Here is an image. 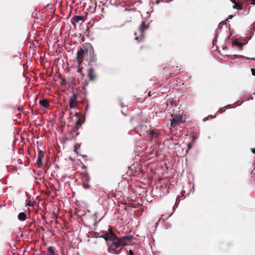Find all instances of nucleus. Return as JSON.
Masks as SVG:
<instances>
[{
  "mask_svg": "<svg viewBox=\"0 0 255 255\" xmlns=\"http://www.w3.org/2000/svg\"><path fill=\"white\" fill-rule=\"evenodd\" d=\"M91 44L86 43L83 44L80 50L78 51L77 53V59L79 65L82 64L84 60L87 61L89 52H90Z\"/></svg>",
  "mask_w": 255,
  "mask_h": 255,
  "instance_id": "1",
  "label": "nucleus"
},
{
  "mask_svg": "<svg viewBox=\"0 0 255 255\" xmlns=\"http://www.w3.org/2000/svg\"><path fill=\"white\" fill-rule=\"evenodd\" d=\"M123 246L121 244L119 238L117 239L116 240H114L110 244L108 248V252L115 254H119Z\"/></svg>",
  "mask_w": 255,
  "mask_h": 255,
  "instance_id": "2",
  "label": "nucleus"
},
{
  "mask_svg": "<svg viewBox=\"0 0 255 255\" xmlns=\"http://www.w3.org/2000/svg\"><path fill=\"white\" fill-rule=\"evenodd\" d=\"M87 61L89 65L95 63L97 61V55L95 54L94 48L91 44L90 46V52L88 53Z\"/></svg>",
  "mask_w": 255,
  "mask_h": 255,
  "instance_id": "3",
  "label": "nucleus"
},
{
  "mask_svg": "<svg viewBox=\"0 0 255 255\" xmlns=\"http://www.w3.org/2000/svg\"><path fill=\"white\" fill-rule=\"evenodd\" d=\"M135 238L133 236L130 235L125 236L119 238V240L121 242V244L124 246L128 245Z\"/></svg>",
  "mask_w": 255,
  "mask_h": 255,
  "instance_id": "4",
  "label": "nucleus"
},
{
  "mask_svg": "<svg viewBox=\"0 0 255 255\" xmlns=\"http://www.w3.org/2000/svg\"><path fill=\"white\" fill-rule=\"evenodd\" d=\"M147 28V26L145 25L144 21H142V23L139 26V32L140 34V37H136L135 38V39L137 40L138 41H141L144 38V35H143V32Z\"/></svg>",
  "mask_w": 255,
  "mask_h": 255,
  "instance_id": "5",
  "label": "nucleus"
},
{
  "mask_svg": "<svg viewBox=\"0 0 255 255\" xmlns=\"http://www.w3.org/2000/svg\"><path fill=\"white\" fill-rule=\"evenodd\" d=\"M104 238L106 241L113 242L114 240H116L119 238L117 237L112 231H110L109 233L104 235Z\"/></svg>",
  "mask_w": 255,
  "mask_h": 255,
  "instance_id": "6",
  "label": "nucleus"
},
{
  "mask_svg": "<svg viewBox=\"0 0 255 255\" xmlns=\"http://www.w3.org/2000/svg\"><path fill=\"white\" fill-rule=\"evenodd\" d=\"M77 99V95L74 94L73 96L70 98L69 101V107L70 108L73 109L76 107V101Z\"/></svg>",
  "mask_w": 255,
  "mask_h": 255,
  "instance_id": "7",
  "label": "nucleus"
},
{
  "mask_svg": "<svg viewBox=\"0 0 255 255\" xmlns=\"http://www.w3.org/2000/svg\"><path fill=\"white\" fill-rule=\"evenodd\" d=\"M88 77L90 81H94L96 79V75L93 68H91L89 69Z\"/></svg>",
  "mask_w": 255,
  "mask_h": 255,
  "instance_id": "8",
  "label": "nucleus"
},
{
  "mask_svg": "<svg viewBox=\"0 0 255 255\" xmlns=\"http://www.w3.org/2000/svg\"><path fill=\"white\" fill-rule=\"evenodd\" d=\"M80 21H83V17L80 15H76L72 18V23L74 25H76V23H79Z\"/></svg>",
  "mask_w": 255,
  "mask_h": 255,
  "instance_id": "9",
  "label": "nucleus"
},
{
  "mask_svg": "<svg viewBox=\"0 0 255 255\" xmlns=\"http://www.w3.org/2000/svg\"><path fill=\"white\" fill-rule=\"evenodd\" d=\"M39 103L42 107L47 109L50 106L49 101L46 99H43L40 100L39 101Z\"/></svg>",
  "mask_w": 255,
  "mask_h": 255,
  "instance_id": "10",
  "label": "nucleus"
},
{
  "mask_svg": "<svg viewBox=\"0 0 255 255\" xmlns=\"http://www.w3.org/2000/svg\"><path fill=\"white\" fill-rule=\"evenodd\" d=\"M76 115L77 117V120L76 122L75 126L74 127V130H77L79 127L82 125L83 123L81 121L80 117L76 113Z\"/></svg>",
  "mask_w": 255,
  "mask_h": 255,
  "instance_id": "11",
  "label": "nucleus"
},
{
  "mask_svg": "<svg viewBox=\"0 0 255 255\" xmlns=\"http://www.w3.org/2000/svg\"><path fill=\"white\" fill-rule=\"evenodd\" d=\"M231 1L234 3L233 8L239 10L243 9L242 3L239 1H237L236 0H231Z\"/></svg>",
  "mask_w": 255,
  "mask_h": 255,
  "instance_id": "12",
  "label": "nucleus"
},
{
  "mask_svg": "<svg viewBox=\"0 0 255 255\" xmlns=\"http://www.w3.org/2000/svg\"><path fill=\"white\" fill-rule=\"evenodd\" d=\"M180 118H177V117H173L172 120H171V126L172 127L174 128L179 123V121H180Z\"/></svg>",
  "mask_w": 255,
  "mask_h": 255,
  "instance_id": "13",
  "label": "nucleus"
},
{
  "mask_svg": "<svg viewBox=\"0 0 255 255\" xmlns=\"http://www.w3.org/2000/svg\"><path fill=\"white\" fill-rule=\"evenodd\" d=\"M55 248L54 247L50 246L47 249L46 255H55Z\"/></svg>",
  "mask_w": 255,
  "mask_h": 255,
  "instance_id": "14",
  "label": "nucleus"
},
{
  "mask_svg": "<svg viewBox=\"0 0 255 255\" xmlns=\"http://www.w3.org/2000/svg\"><path fill=\"white\" fill-rule=\"evenodd\" d=\"M149 136V139L151 141L153 140V137L154 136L155 137H157L158 136V134L155 132L153 130H149L148 133Z\"/></svg>",
  "mask_w": 255,
  "mask_h": 255,
  "instance_id": "15",
  "label": "nucleus"
},
{
  "mask_svg": "<svg viewBox=\"0 0 255 255\" xmlns=\"http://www.w3.org/2000/svg\"><path fill=\"white\" fill-rule=\"evenodd\" d=\"M26 214L24 212H21L18 215V219L22 221H25L26 219Z\"/></svg>",
  "mask_w": 255,
  "mask_h": 255,
  "instance_id": "16",
  "label": "nucleus"
},
{
  "mask_svg": "<svg viewBox=\"0 0 255 255\" xmlns=\"http://www.w3.org/2000/svg\"><path fill=\"white\" fill-rule=\"evenodd\" d=\"M97 2H94V5L93 6L92 5L90 6L88 8L89 12L91 13H94L96 11V9L97 7Z\"/></svg>",
  "mask_w": 255,
  "mask_h": 255,
  "instance_id": "17",
  "label": "nucleus"
},
{
  "mask_svg": "<svg viewBox=\"0 0 255 255\" xmlns=\"http://www.w3.org/2000/svg\"><path fill=\"white\" fill-rule=\"evenodd\" d=\"M233 45L239 47V48H241L243 45V44L237 40H235L233 41Z\"/></svg>",
  "mask_w": 255,
  "mask_h": 255,
  "instance_id": "18",
  "label": "nucleus"
},
{
  "mask_svg": "<svg viewBox=\"0 0 255 255\" xmlns=\"http://www.w3.org/2000/svg\"><path fill=\"white\" fill-rule=\"evenodd\" d=\"M34 164L37 165L38 168L45 169V167L43 165L42 160H36V163Z\"/></svg>",
  "mask_w": 255,
  "mask_h": 255,
  "instance_id": "19",
  "label": "nucleus"
},
{
  "mask_svg": "<svg viewBox=\"0 0 255 255\" xmlns=\"http://www.w3.org/2000/svg\"><path fill=\"white\" fill-rule=\"evenodd\" d=\"M45 153L42 151H39L38 152L37 159H42L44 157Z\"/></svg>",
  "mask_w": 255,
  "mask_h": 255,
  "instance_id": "20",
  "label": "nucleus"
},
{
  "mask_svg": "<svg viewBox=\"0 0 255 255\" xmlns=\"http://www.w3.org/2000/svg\"><path fill=\"white\" fill-rule=\"evenodd\" d=\"M79 166H81V167L83 168V169H87V166H86L85 165H84L83 164V163H82L81 162H80V164H79Z\"/></svg>",
  "mask_w": 255,
  "mask_h": 255,
  "instance_id": "21",
  "label": "nucleus"
},
{
  "mask_svg": "<svg viewBox=\"0 0 255 255\" xmlns=\"http://www.w3.org/2000/svg\"><path fill=\"white\" fill-rule=\"evenodd\" d=\"M223 24H226V21H223L219 24V27H220V28H221V27H222Z\"/></svg>",
  "mask_w": 255,
  "mask_h": 255,
  "instance_id": "22",
  "label": "nucleus"
},
{
  "mask_svg": "<svg viewBox=\"0 0 255 255\" xmlns=\"http://www.w3.org/2000/svg\"><path fill=\"white\" fill-rule=\"evenodd\" d=\"M251 4H255V0H247Z\"/></svg>",
  "mask_w": 255,
  "mask_h": 255,
  "instance_id": "23",
  "label": "nucleus"
},
{
  "mask_svg": "<svg viewBox=\"0 0 255 255\" xmlns=\"http://www.w3.org/2000/svg\"><path fill=\"white\" fill-rule=\"evenodd\" d=\"M251 72L253 75L255 76V69L252 68Z\"/></svg>",
  "mask_w": 255,
  "mask_h": 255,
  "instance_id": "24",
  "label": "nucleus"
},
{
  "mask_svg": "<svg viewBox=\"0 0 255 255\" xmlns=\"http://www.w3.org/2000/svg\"><path fill=\"white\" fill-rule=\"evenodd\" d=\"M128 254L130 255H134V253H133V251L132 250H129V252H128Z\"/></svg>",
  "mask_w": 255,
  "mask_h": 255,
  "instance_id": "25",
  "label": "nucleus"
},
{
  "mask_svg": "<svg viewBox=\"0 0 255 255\" xmlns=\"http://www.w3.org/2000/svg\"><path fill=\"white\" fill-rule=\"evenodd\" d=\"M232 17H233V15H229L228 19L225 21L227 22V21L229 20V19H232Z\"/></svg>",
  "mask_w": 255,
  "mask_h": 255,
  "instance_id": "26",
  "label": "nucleus"
},
{
  "mask_svg": "<svg viewBox=\"0 0 255 255\" xmlns=\"http://www.w3.org/2000/svg\"><path fill=\"white\" fill-rule=\"evenodd\" d=\"M27 205L29 206H32V204L31 203V201H29L28 203H27Z\"/></svg>",
  "mask_w": 255,
  "mask_h": 255,
  "instance_id": "27",
  "label": "nucleus"
},
{
  "mask_svg": "<svg viewBox=\"0 0 255 255\" xmlns=\"http://www.w3.org/2000/svg\"><path fill=\"white\" fill-rule=\"evenodd\" d=\"M160 0H156L155 3V4H158L160 3Z\"/></svg>",
  "mask_w": 255,
  "mask_h": 255,
  "instance_id": "28",
  "label": "nucleus"
},
{
  "mask_svg": "<svg viewBox=\"0 0 255 255\" xmlns=\"http://www.w3.org/2000/svg\"><path fill=\"white\" fill-rule=\"evenodd\" d=\"M84 187H85L86 189H87V188H89V185H84Z\"/></svg>",
  "mask_w": 255,
  "mask_h": 255,
  "instance_id": "29",
  "label": "nucleus"
},
{
  "mask_svg": "<svg viewBox=\"0 0 255 255\" xmlns=\"http://www.w3.org/2000/svg\"><path fill=\"white\" fill-rule=\"evenodd\" d=\"M252 152H253L254 154H255V148H252Z\"/></svg>",
  "mask_w": 255,
  "mask_h": 255,
  "instance_id": "30",
  "label": "nucleus"
},
{
  "mask_svg": "<svg viewBox=\"0 0 255 255\" xmlns=\"http://www.w3.org/2000/svg\"><path fill=\"white\" fill-rule=\"evenodd\" d=\"M88 105H87L86 107V111H87L88 110Z\"/></svg>",
  "mask_w": 255,
  "mask_h": 255,
  "instance_id": "31",
  "label": "nucleus"
},
{
  "mask_svg": "<svg viewBox=\"0 0 255 255\" xmlns=\"http://www.w3.org/2000/svg\"><path fill=\"white\" fill-rule=\"evenodd\" d=\"M20 109H21V108H20L19 107H18V111H20Z\"/></svg>",
  "mask_w": 255,
  "mask_h": 255,
  "instance_id": "32",
  "label": "nucleus"
},
{
  "mask_svg": "<svg viewBox=\"0 0 255 255\" xmlns=\"http://www.w3.org/2000/svg\"><path fill=\"white\" fill-rule=\"evenodd\" d=\"M184 193H185V191H183V192H182L181 193H182V194H184Z\"/></svg>",
  "mask_w": 255,
  "mask_h": 255,
  "instance_id": "33",
  "label": "nucleus"
},
{
  "mask_svg": "<svg viewBox=\"0 0 255 255\" xmlns=\"http://www.w3.org/2000/svg\"><path fill=\"white\" fill-rule=\"evenodd\" d=\"M184 193H185V191H183V192H182L181 193H182V194H184Z\"/></svg>",
  "mask_w": 255,
  "mask_h": 255,
  "instance_id": "34",
  "label": "nucleus"
},
{
  "mask_svg": "<svg viewBox=\"0 0 255 255\" xmlns=\"http://www.w3.org/2000/svg\"><path fill=\"white\" fill-rule=\"evenodd\" d=\"M251 59H253V60H255V58H251Z\"/></svg>",
  "mask_w": 255,
  "mask_h": 255,
  "instance_id": "35",
  "label": "nucleus"
},
{
  "mask_svg": "<svg viewBox=\"0 0 255 255\" xmlns=\"http://www.w3.org/2000/svg\"><path fill=\"white\" fill-rule=\"evenodd\" d=\"M70 159L72 160L73 159L71 157H70Z\"/></svg>",
  "mask_w": 255,
  "mask_h": 255,
  "instance_id": "36",
  "label": "nucleus"
},
{
  "mask_svg": "<svg viewBox=\"0 0 255 255\" xmlns=\"http://www.w3.org/2000/svg\"><path fill=\"white\" fill-rule=\"evenodd\" d=\"M254 24H255V23H254Z\"/></svg>",
  "mask_w": 255,
  "mask_h": 255,
  "instance_id": "37",
  "label": "nucleus"
}]
</instances>
